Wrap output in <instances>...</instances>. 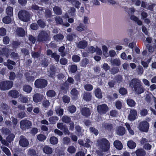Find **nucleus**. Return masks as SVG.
I'll return each instance as SVG.
<instances>
[{"label": "nucleus", "instance_id": "obj_17", "mask_svg": "<svg viewBox=\"0 0 156 156\" xmlns=\"http://www.w3.org/2000/svg\"><path fill=\"white\" fill-rule=\"evenodd\" d=\"M87 43L86 41L82 40L78 43L77 46L80 48L84 49L87 47Z\"/></svg>", "mask_w": 156, "mask_h": 156}, {"label": "nucleus", "instance_id": "obj_33", "mask_svg": "<svg viewBox=\"0 0 156 156\" xmlns=\"http://www.w3.org/2000/svg\"><path fill=\"white\" fill-rule=\"evenodd\" d=\"M154 98H156L154 97L152 94H146L145 97V100L148 102L150 103L151 100L152 99L154 100Z\"/></svg>", "mask_w": 156, "mask_h": 156}, {"label": "nucleus", "instance_id": "obj_64", "mask_svg": "<svg viewBox=\"0 0 156 156\" xmlns=\"http://www.w3.org/2000/svg\"><path fill=\"white\" fill-rule=\"evenodd\" d=\"M49 101L47 100H44L43 103V106L46 108H48L49 106Z\"/></svg>", "mask_w": 156, "mask_h": 156}, {"label": "nucleus", "instance_id": "obj_38", "mask_svg": "<svg viewBox=\"0 0 156 156\" xmlns=\"http://www.w3.org/2000/svg\"><path fill=\"white\" fill-rule=\"evenodd\" d=\"M12 18L9 16H7L4 17L3 19V22L6 24L9 23L12 20Z\"/></svg>", "mask_w": 156, "mask_h": 156}, {"label": "nucleus", "instance_id": "obj_32", "mask_svg": "<svg viewBox=\"0 0 156 156\" xmlns=\"http://www.w3.org/2000/svg\"><path fill=\"white\" fill-rule=\"evenodd\" d=\"M76 129V133L78 136H82L83 132L81 127L79 126H75Z\"/></svg>", "mask_w": 156, "mask_h": 156}, {"label": "nucleus", "instance_id": "obj_63", "mask_svg": "<svg viewBox=\"0 0 156 156\" xmlns=\"http://www.w3.org/2000/svg\"><path fill=\"white\" fill-rule=\"evenodd\" d=\"M147 114V111L146 109H144L140 111V114L142 116H145Z\"/></svg>", "mask_w": 156, "mask_h": 156}, {"label": "nucleus", "instance_id": "obj_29", "mask_svg": "<svg viewBox=\"0 0 156 156\" xmlns=\"http://www.w3.org/2000/svg\"><path fill=\"white\" fill-rule=\"evenodd\" d=\"M55 111L57 114L58 116H61L63 115V110L59 106H57L55 108Z\"/></svg>", "mask_w": 156, "mask_h": 156}, {"label": "nucleus", "instance_id": "obj_20", "mask_svg": "<svg viewBox=\"0 0 156 156\" xmlns=\"http://www.w3.org/2000/svg\"><path fill=\"white\" fill-rule=\"evenodd\" d=\"M92 95L90 93L86 92L83 95V99L86 101H89L91 100Z\"/></svg>", "mask_w": 156, "mask_h": 156}, {"label": "nucleus", "instance_id": "obj_19", "mask_svg": "<svg viewBox=\"0 0 156 156\" xmlns=\"http://www.w3.org/2000/svg\"><path fill=\"white\" fill-rule=\"evenodd\" d=\"M95 96L99 98H101L102 97V95L101 89L97 88L95 89L94 92Z\"/></svg>", "mask_w": 156, "mask_h": 156}, {"label": "nucleus", "instance_id": "obj_10", "mask_svg": "<svg viewBox=\"0 0 156 156\" xmlns=\"http://www.w3.org/2000/svg\"><path fill=\"white\" fill-rule=\"evenodd\" d=\"M137 116L136 111L134 109H131L128 117V119L131 121L134 120L136 119Z\"/></svg>", "mask_w": 156, "mask_h": 156}, {"label": "nucleus", "instance_id": "obj_31", "mask_svg": "<svg viewBox=\"0 0 156 156\" xmlns=\"http://www.w3.org/2000/svg\"><path fill=\"white\" fill-rule=\"evenodd\" d=\"M76 148L73 146H69L67 149V151L70 154H74L76 152Z\"/></svg>", "mask_w": 156, "mask_h": 156}, {"label": "nucleus", "instance_id": "obj_3", "mask_svg": "<svg viewBox=\"0 0 156 156\" xmlns=\"http://www.w3.org/2000/svg\"><path fill=\"white\" fill-rule=\"evenodd\" d=\"M18 16L21 20L24 22H27L29 20L30 15L29 13L27 11L21 10L19 12Z\"/></svg>", "mask_w": 156, "mask_h": 156}, {"label": "nucleus", "instance_id": "obj_9", "mask_svg": "<svg viewBox=\"0 0 156 156\" xmlns=\"http://www.w3.org/2000/svg\"><path fill=\"white\" fill-rule=\"evenodd\" d=\"M149 127V124L145 121L141 122L139 126L140 130L144 132H147Z\"/></svg>", "mask_w": 156, "mask_h": 156}, {"label": "nucleus", "instance_id": "obj_45", "mask_svg": "<svg viewBox=\"0 0 156 156\" xmlns=\"http://www.w3.org/2000/svg\"><path fill=\"white\" fill-rule=\"evenodd\" d=\"M54 12L56 14L61 15L62 14V11L61 9L58 7H55L53 8Z\"/></svg>", "mask_w": 156, "mask_h": 156}, {"label": "nucleus", "instance_id": "obj_59", "mask_svg": "<svg viewBox=\"0 0 156 156\" xmlns=\"http://www.w3.org/2000/svg\"><path fill=\"white\" fill-rule=\"evenodd\" d=\"M36 153V151L33 149H30L28 152V154L31 156H34Z\"/></svg>", "mask_w": 156, "mask_h": 156}, {"label": "nucleus", "instance_id": "obj_27", "mask_svg": "<svg viewBox=\"0 0 156 156\" xmlns=\"http://www.w3.org/2000/svg\"><path fill=\"white\" fill-rule=\"evenodd\" d=\"M71 95L74 98H76L78 97L79 94V91L76 89L73 88L71 90L70 92Z\"/></svg>", "mask_w": 156, "mask_h": 156}, {"label": "nucleus", "instance_id": "obj_40", "mask_svg": "<svg viewBox=\"0 0 156 156\" xmlns=\"http://www.w3.org/2000/svg\"><path fill=\"white\" fill-rule=\"evenodd\" d=\"M89 63L88 60L86 58L83 59L81 61V66L85 67L86 66L87 64Z\"/></svg>", "mask_w": 156, "mask_h": 156}, {"label": "nucleus", "instance_id": "obj_48", "mask_svg": "<svg viewBox=\"0 0 156 156\" xmlns=\"http://www.w3.org/2000/svg\"><path fill=\"white\" fill-rule=\"evenodd\" d=\"M47 95L48 97H53L55 96V93L53 90H49L47 92Z\"/></svg>", "mask_w": 156, "mask_h": 156}, {"label": "nucleus", "instance_id": "obj_60", "mask_svg": "<svg viewBox=\"0 0 156 156\" xmlns=\"http://www.w3.org/2000/svg\"><path fill=\"white\" fill-rule=\"evenodd\" d=\"M90 130L91 132L93 133L96 135H97L98 134V130L93 127L90 128Z\"/></svg>", "mask_w": 156, "mask_h": 156}, {"label": "nucleus", "instance_id": "obj_1", "mask_svg": "<svg viewBox=\"0 0 156 156\" xmlns=\"http://www.w3.org/2000/svg\"><path fill=\"white\" fill-rule=\"evenodd\" d=\"M129 86L133 87L134 90L137 94H141L144 91V89L141 84L140 80L138 79L132 80L129 83Z\"/></svg>", "mask_w": 156, "mask_h": 156}, {"label": "nucleus", "instance_id": "obj_52", "mask_svg": "<svg viewBox=\"0 0 156 156\" xmlns=\"http://www.w3.org/2000/svg\"><path fill=\"white\" fill-rule=\"evenodd\" d=\"M58 118L57 117H52L49 118V121L52 124L55 123L56 121H57Z\"/></svg>", "mask_w": 156, "mask_h": 156}, {"label": "nucleus", "instance_id": "obj_54", "mask_svg": "<svg viewBox=\"0 0 156 156\" xmlns=\"http://www.w3.org/2000/svg\"><path fill=\"white\" fill-rule=\"evenodd\" d=\"M66 126V125L62 123H58L57 124V127L61 130H63Z\"/></svg>", "mask_w": 156, "mask_h": 156}, {"label": "nucleus", "instance_id": "obj_53", "mask_svg": "<svg viewBox=\"0 0 156 156\" xmlns=\"http://www.w3.org/2000/svg\"><path fill=\"white\" fill-rule=\"evenodd\" d=\"M73 61L75 62H79L80 60V57L77 55H73L72 57Z\"/></svg>", "mask_w": 156, "mask_h": 156}, {"label": "nucleus", "instance_id": "obj_6", "mask_svg": "<svg viewBox=\"0 0 156 156\" xmlns=\"http://www.w3.org/2000/svg\"><path fill=\"white\" fill-rule=\"evenodd\" d=\"M31 122L27 120H23L20 121V127L23 130L30 128L32 126Z\"/></svg>", "mask_w": 156, "mask_h": 156}, {"label": "nucleus", "instance_id": "obj_26", "mask_svg": "<svg viewBox=\"0 0 156 156\" xmlns=\"http://www.w3.org/2000/svg\"><path fill=\"white\" fill-rule=\"evenodd\" d=\"M43 150L44 152L47 154H51L52 153V149L48 146H45L44 147Z\"/></svg>", "mask_w": 156, "mask_h": 156}, {"label": "nucleus", "instance_id": "obj_5", "mask_svg": "<svg viewBox=\"0 0 156 156\" xmlns=\"http://www.w3.org/2000/svg\"><path fill=\"white\" fill-rule=\"evenodd\" d=\"M47 81L44 79H39L35 82L34 85L37 88H43L47 86Z\"/></svg>", "mask_w": 156, "mask_h": 156}, {"label": "nucleus", "instance_id": "obj_49", "mask_svg": "<svg viewBox=\"0 0 156 156\" xmlns=\"http://www.w3.org/2000/svg\"><path fill=\"white\" fill-rule=\"evenodd\" d=\"M85 89L87 91H90L92 90L93 88V86L90 84H87L84 85Z\"/></svg>", "mask_w": 156, "mask_h": 156}, {"label": "nucleus", "instance_id": "obj_28", "mask_svg": "<svg viewBox=\"0 0 156 156\" xmlns=\"http://www.w3.org/2000/svg\"><path fill=\"white\" fill-rule=\"evenodd\" d=\"M16 34L20 36H23L25 34V31L22 28H18L17 29L16 31Z\"/></svg>", "mask_w": 156, "mask_h": 156}, {"label": "nucleus", "instance_id": "obj_61", "mask_svg": "<svg viewBox=\"0 0 156 156\" xmlns=\"http://www.w3.org/2000/svg\"><path fill=\"white\" fill-rule=\"evenodd\" d=\"M110 115L112 116L116 117L118 115L117 112L115 110H113L110 112Z\"/></svg>", "mask_w": 156, "mask_h": 156}, {"label": "nucleus", "instance_id": "obj_51", "mask_svg": "<svg viewBox=\"0 0 156 156\" xmlns=\"http://www.w3.org/2000/svg\"><path fill=\"white\" fill-rule=\"evenodd\" d=\"M76 110V107L74 105H72L68 107V111L71 113H73Z\"/></svg>", "mask_w": 156, "mask_h": 156}, {"label": "nucleus", "instance_id": "obj_11", "mask_svg": "<svg viewBox=\"0 0 156 156\" xmlns=\"http://www.w3.org/2000/svg\"><path fill=\"white\" fill-rule=\"evenodd\" d=\"M19 144L20 146L25 147L28 145L29 142L24 137L21 136L20 140L19 142Z\"/></svg>", "mask_w": 156, "mask_h": 156}, {"label": "nucleus", "instance_id": "obj_34", "mask_svg": "<svg viewBox=\"0 0 156 156\" xmlns=\"http://www.w3.org/2000/svg\"><path fill=\"white\" fill-rule=\"evenodd\" d=\"M10 50L7 48H5L2 49V52H0V54L4 55L7 57L9 54Z\"/></svg>", "mask_w": 156, "mask_h": 156}, {"label": "nucleus", "instance_id": "obj_55", "mask_svg": "<svg viewBox=\"0 0 156 156\" xmlns=\"http://www.w3.org/2000/svg\"><path fill=\"white\" fill-rule=\"evenodd\" d=\"M15 137V135L12 134H11L9 135L7 138V140L10 142L13 140Z\"/></svg>", "mask_w": 156, "mask_h": 156}, {"label": "nucleus", "instance_id": "obj_30", "mask_svg": "<svg viewBox=\"0 0 156 156\" xmlns=\"http://www.w3.org/2000/svg\"><path fill=\"white\" fill-rule=\"evenodd\" d=\"M127 144L128 147L131 149L134 148L136 146V143L132 140L128 141L127 142Z\"/></svg>", "mask_w": 156, "mask_h": 156}, {"label": "nucleus", "instance_id": "obj_24", "mask_svg": "<svg viewBox=\"0 0 156 156\" xmlns=\"http://www.w3.org/2000/svg\"><path fill=\"white\" fill-rule=\"evenodd\" d=\"M115 147L117 149L120 150L122 148V145L120 141L118 140L115 141L114 143Z\"/></svg>", "mask_w": 156, "mask_h": 156}, {"label": "nucleus", "instance_id": "obj_57", "mask_svg": "<svg viewBox=\"0 0 156 156\" xmlns=\"http://www.w3.org/2000/svg\"><path fill=\"white\" fill-rule=\"evenodd\" d=\"M77 70V66L76 65H72L70 69V71L73 73H75Z\"/></svg>", "mask_w": 156, "mask_h": 156}, {"label": "nucleus", "instance_id": "obj_56", "mask_svg": "<svg viewBox=\"0 0 156 156\" xmlns=\"http://www.w3.org/2000/svg\"><path fill=\"white\" fill-rule=\"evenodd\" d=\"M63 142L64 144H68L70 142V139L68 137H65L63 138Z\"/></svg>", "mask_w": 156, "mask_h": 156}, {"label": "nucleus", "instance_id": "obj_39", "mask_svg": "<svg viewBox=\"0 0 156 156\" xmlns=\"http://www.w3.org/2000/svg\"><path fill=\"white\" fill-rule=\"evenodd\" d=\"M58 139L55 136H52L50 138V142L52 144H56L58 142Z\"/></svg>", "mask_w": 156, "mask_h": 156}, {"label": "nucleus", "instance_id": "obj_13", "mask_svg": "<svg viewBox=\"0 0 156 156\" xmlns=\"http://www.w3.org/2000/svg\"><path fill=\"white\" fill-rule=\"evenodd\" d=\"M9 95L14 98H17L19 96H21V94H20L19 92L15 90H11L8 93Z\"/></svg>", "mask_w": 156, "mask_h": 156}, {"label": "nucleus", "instance_id": "obj_36", "mask_svg": "<svg viewBox=\"0 0 156 156\" xmlns=\"http://www.w3.org/2000/svg\"><path fill=\"white\" fill-rule=\"evenodd\" d=\"M23 89L24 91L27 93H29L31 92L32 90V88L29 85H25L23 87Z\"/></svg>", "mask_w": 156, "mask_h": 156}, {"label": "nucleus", "instance_id": "obj_41", "mask_svg": "<svg viewBox=\"0 0 156 156\" xmlns=\"http://www.w3.org/2000/svg\"><path fill=\"white\" fill-rule=\"evenodd\" d=\"M1 148L2 151L5 153L7 155L10 156L11 155V154L9 149L7 147L2 146Z\"/></svg>", "mask_w": 156, "mask_h": 156}, {"label": "nucleus", "instance_id": "obj_15", "mask_svg": "<svg viewBox=\"0 0 156 156\" xmlns=\"http://www.w3.org/2000/svg\"><path fill=\"white\" fill-rule=\"evenodd\" d=\"M55 20L56 23L58 24L63 25L66 27H68L70 25V24L68 23H63L62 18L59 16L56 17Z\"/></svg>", "mask_w": 156, "mask_h": 156}, {"label": "nucleus", "instance_id": "obj_7", "mask_svg": "<svg viewBox=\"0 0 156 156\" xmlns=\"http://www.w3.org/2000/svg\"><path fill=\"white\" fill-rule=\"evenodd\" d=\"M50 34L49 31H41L39 34L38 39L39 41H43L47 40Z\"/></svg>", "mask_w": 156, "mask_h": 156}, {"label": "nucleus", "instance_id": "obj_46", "mask_svg": "<svg viewBox=\"0 0 156 156\" xmlns=\"http://www.w3.org/2000/svg\"><path fill=\"white\" fill-rule=\"evenodd\" d=\"M102 49L103 50V54L104 56L107 57L108 56V54L107 53L108 48L105 45H103L102 47Z\"/></svg>", "mask_w": 156, "mask_h": 156}, {"label": "nucleus", "instance_id": "obj_18", "mask_svg": "<svg viewBox=\"0 0 156 156\" xmlns=\"http://www.w3.org/2000/svg\"><path fill=\"white\" fill-rule=\"evenodd\" d=\"M82 114L85 116H88L90 115V112L89 108L87 107H84L81 110Z\"/></svg>", "mask_w": 156, "mask_h": 156}, {"label": "nucleus", "instance_id": "obj_23", "mask_svg": "<svg viewBox=\"0 0 156 156\" xmlns=\"http://www.w3.org/2000/svg\"><path fill=\"white\" fill-rule=\"evenodd\" d=\"M135 153L137 156H144L146 154L145 152L142 149H137Z\"/></svg>", "mask_w": 156, "mask_h": 156}, {"label": "nucleus", "instance_id": "obj_14", "mask_svg": "<svg viewBox=\"0 0 156 156\" xmlns=\"http://www.w3.org/2000/svg\"><path fill=\"white\" fill-rule=\"evenodd\" d=\"M126 130L124 127L121 126H119L117 128L116 130V134L119 136L123 135L125 133Z\"/></svg>", "mask_w": 156, "mask_h": 156}, {"label": "nucleus", "instance_id": "obj_16", "mask_svg": "<svg viewBox=\"0 0 156 156\" xmlns=\"http://www.w3.org/2000/svg\"><path fill=\"white\" fill-rule=\"evenodd\" d=\"M56 71L55 67L52 66L51 67L50 70L48 71V73L50 76L53 77L55 76Z\"/></svg>", "mask_w": 156, "mask_h": 156}, {"label": "nucleus", "instance_id": "obj_42", "mask_svg": "<svg viewBox=\"0 0 156 156\" xmlns=\"http://www.w3.org/2000/svg\"><path fill=\"white\" fill-rule=\"evenodd\" d=\"M64 49L65 47L63 46L60 47L58 49V51L60 52V54L62 57L66 55L65 52L64 51Z\"/></svg>", "mask_w": 156, "mask_h": 156}, {"label": "nucleus", "instance_id": "obj_37", "mask_svg": "<svg viewBox=\"0 0 156 156\" xmlns=\"http://www.w3.org/2000/svg\"><path fill=\"white\" fill-rule=\"evenodd\" d=\"M111 62L112 65H115L117 66H119L120 64V60L116 58L114 59H111Z\"/></svg>", "mask_w": 156, "mask_h": 156}, {"label": "nucleus", "instance_id": "obj_21", "mask_svg": "<svg viewBox=\"0 0 156 156\" xmlns=\"http://www.w3.org/2000/svg\"><path fill=\"white\" fill-rule=\"evenodd\" d=\"M4 65L8 66L9 69H13V67L11 65V64L14 65L15 64V63L12 61L10 60H8L7 62H5L4 63Z\"/></svg>", "mask_w": 156, "mask_h": 156}, {"label": "nucleus", "instance_id": "obj_4", "mask_svg": "<svg viewBox=\"0 0 156 156\" xmlns=\"http://www.w3.org/2000/svg\"><path fill=\"white\" fill-rule=\"evenodd\" d=\"M13 85V82L7 80L0 83V89L2 90H9L12 87Z\"/></svg>", "mask_w": 156, "mask_h": 156}, {"label": "nucleus", "instance_id": "obj_22", "mask_svg": "<svg viewBox=\"0 0 156 156\" xmlns=\"http://www.w3.org/2000/svg\"><path fill=\"white\" fill-rule=\"evenodd\" d=\"M69 2H71V3L75 7L79 9L81 5V3L79 1L77 0H68Z\"/></svg>", "mask_w": 156, "mask_h": 156}, {"label": "nucleus", "instance_id": "obj_47", "mask_svg": "<svg viewBox=\"0 0 156 156\" xmlns=\"http://www.w3.org/2000/svg\"><path fill=\"white\" fill-rule=\"evenodd\" d=\"M37 139L40 141H43L46 140V137L42 134H40L37 136Z\"/></svg>", "mask_w": 156, "mask_h": 156}, {"label": "nucleus", "instance_id": "obj_12", "mask_svg": "<svg viewBox=\"0 0 156 156\" xmlns=\"http://www.w3.org/2000/svg\"><path fill=\"white\" fill-rule=\"evenodd\" d=\"M43 96L42 95L38 93L35 94L33 96V100L35 103L41 101L42 99Z\"/></svg>", "mask_w": 156, "mask_h": 156}, {"label": "nucleus", "instance_id": "obj_50", "mask_svg": "<svg viewBox=\"0 0 156 156\" xmlns=\"http://www.w3.org/2000/svg\"><path fill=\"white\" fill-rule=\"evenodd\" d=\"M63 37V36L62 34H57L54 36V39L57 41L62 40Z\"/></svg>", "mask_w": 156, "mask_h": 156}, {"label": "nucleus", "instance_id": "obj_25", "mask_svg": "<svg viewBox=\"0 0 156 156\" xmlns=\"http://www.w3.org/2000/svg\"><path fill=\"white\" fill-rule=\"evenodd\" d=\"M6 12L7 15L10 16L13 15V8L11 6H8L6 9Z\"/></svg>", "mask_w": 156, "mask_h": 156}, {"label": "nucleus", "instance_id": "obj_2", "mask_svg": "<svg viewBox=\"0 0 156 156\" xmlns=\"http://www.w3.org/2000/svg\"><path fill=\"white\" fill-rule=\"evenodd\" d=\"M96 144L99 151L101 152L107 151L109 149V141L105 138L98 139L97 141Z\"/></svg>", "mask_w": 156, "mask_h": 156}, {"label": "nucleus", "instance_id": "obj_43", "mask_svg": "<svg viewBox=\"0 0 156 156\" xmlns=\"http://www.w3.org/2000/svg\"><path fill=\"white\" fill-rule=\"evenodd\" d=\"M127 104L130 107H134L135 104L136 103L134 100L131 99H129L127 101Z\"/></svg>", "mask_w": 156, "mask_h": 156}, {"label": "nucleus", "instance_id": "obj_44", "mask_svg": "<svg viewBox=\"0 0 156 156\" xmlns=\"http://www.w3.org/2000/svg\"><path fill=\"white\" fill-rule=\"evenodd\" d=\"M62 121L66 123H68L70 122L71 119L70 117L64 115L62 118Z\"/></svg>", "mask_w": 156, "mask_h": 156}, {"label": "nucleus", "instance_id": "obj_62", "mask_svg": "<svg viewBox=\"0 0 156 156\" xmlns=\"http://www.w3.org/2000/svg\"><path fill=\"white\" fill-rule=\"evenodd\" d=\"M15 77L16 75L15 73L13 72H11L9 76V79L11 80H13L15 78Z\"/></svg>", "mask_w": 156, "mask_h": 156}, {"label": "nucleus", "instance_id": "obj_8", "mask_svg": "<svg viewBox=\"0 0 156 156\" xmlns=\"http://www.w3.org/2000/svg\"><path fill=\"white\" fill-rule=\"evenodd\" d=\"M98 112L101 114H105L108 111V108L105 104H102L97 107Z\"/></svg>", "mask_w": 156, "mask_h": 156}, {"label": "nucleus", "instance_id": "obj_35", "mask_svg": "<svg viewBox=\"0 0 156 156\" xmlns=\"http://www.w3.org/2000/svg\"><path fill=\"white\" fill-rule=\"evenodd\" d=\"M131 20H134V21L137 22V23L139 25H142V22L139 20L138 18L136 16L132 15L130 17Z\"/></svg>", "mask_w": 156, "mask_h": 156}, {"label": "nucleus", "instance_id": "obj_58", "mask_svg": "<svg viewBox=\"0 0 156 156\" xmlns=\"http://www.w3.org/2000/svg\"><path fill=\"white\" fill-rule=\"evenodd\" d=\"M95 51V48L93 46H90L88 47V51L90 53H93Z\"/></svg>", "mask_w": 156, "mask_h": 156}]
</instances>
